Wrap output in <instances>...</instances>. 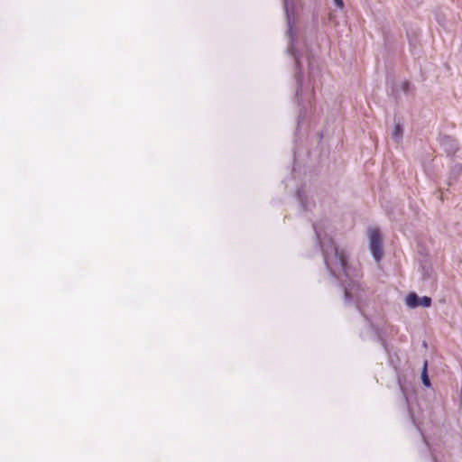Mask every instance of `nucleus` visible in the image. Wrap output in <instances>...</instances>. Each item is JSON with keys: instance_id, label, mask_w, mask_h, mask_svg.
Returning <instances> with one entry per match:
<instances>
[{"instance_id": "423d86ee", "label": "nucleus", "mask_w": 462, "mask_h": 462, "mask_svg": "<svg viewBox=\"0 0 462 462\" xmlns=\"http://www.w3.org/2000/svg\"><path fill=\"white\" fill-rule=\"evenodd\" d=\"M334 1H335V4L337 5V7L343 8L344 3H343L342 0H334Z\"/></svg>"}, {"instance_id": "20e7f679", "label": "nucleus", "mask_w": 462, "mask_h": 462, "mask_svg": "<svg viewBox=\"0 0 462 462\" xmlns=\"http://www.w3.org/2000/svg\"><path fill=\"white\" fill-rule=\"evenodd\" d=\"M427 361L424 363L423 370L421 373V379L425 386L429 387L430 385V382L427 374Z\"/></svg>"}, {"instance_id": "7ed1b4c3", "label": "nucleus", "mask_w": 462, "mask_h": 462, "mask_svg": "<svg viewBox=\"0 0 462 462\" xmlns=\"http://www.w3.org/2000/svg\"><path fill=\"white\" fill-rule=\"evenodd\" d=\"M335 257L338 262V264L342 268L343 271H346V264H347V259L346 255L344 253V251H339L337 248L335 249Z\"/></svg>"}, {"instance_id": "f257e3e1", "label": "nucleus", "mask_w": 462, "mask_h": 462, "mask_svg": "<svg viewBox=\"0 0 462 462\" xmlns=\"http://www.w3.org/2000/svg\"><path fill=\"white\" fill-rule=\"evenodd\" d=\"M369 246L373 256L379 262L383 255L382 237L378 228L374 227L369 229Z\"/></svg>"}, {"instance_id": "f03ea898", "label": "nucleus", "mask_w": 462, "mask_h": 462, "mask_svg": "<svg viewBox=\"0 0 462 462\" xmlns=\"http://www.w3.org/2000/svg\"><path fill=\"white\" fill-rule=\"evenodd\" d=\"M405 302L410 308H416L419 306L430 307L431 305V299L428 296L419 298L414 292H411L406 296Z\"/></svg>"}, {"instance_id": "0eeeda50", "label": "nucleus", "mask_w": 462, "mask_h": 462, "mask_svg": "<svg viewBox=\"0 0 462 462\" xmlns=\"http://www.w3.org/2000/svg\"><path fill=\"white\" fill-rule=\"evenodd\" d=\"M401 132H402L401 126L400 125H396L395 126V130H394V134L398 135V134H401Z\"/></svg>"}, {"instance_id": "39448f33", "label": "nucleus", "mask_w": 462, "mask_h": 462, "mask_svg": "<svg viewBox=\"0 0 462 462\" xmlns=\"http://www.w3.org/2000/svg\"><path fill=\"white\" fill-rule=\"evenodd\" d=\"M410 83L408 81H405L402 83V89L406 92L409 90Z\"/></svg>"}]
</instances>
